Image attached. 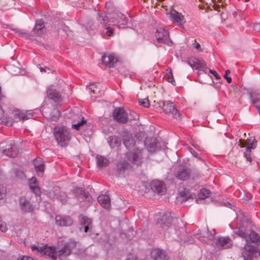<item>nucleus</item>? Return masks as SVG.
<instances>
[{
	"instance_id": "obj_43",
	"label": "nucleus",
	"mask_w": 260,
	"mask_h": 260,
	"mask_svg": "<svg viewBox=\"0 0 260 260\" xmlns=\"http://www.w3.org/2000/svg\"><path fill=\"white\" fill-rule=\"evenodd\" d=\"M252 101L256 109L260 108V93L256 94Z\"/></svg>"
},
{
	"instance_id": "obj_13",
	"label": "nucleus",
	"mask_w": 260,
	"mask_h": 260,
	"mask_svg": "<svg viewBox=\"0 0 260 260\" xmlns=\"http://www.w3.org/2000/svg\"><path fill=\"white\" fill-rule=\"evenodd\" d=\"M173 218L171 213L166 212L164 213L159 218L157 219V224L162 228H169L171 226Z\"/></svg>"
},
{
	"instance_id": "obj_57",
	"label": "nucleus",
	"mask_w": 260,
	"mask_h": 260,
	"mask_svg": "<svg viewBox=\"0 0 260 260\" xmlns=\"http://www.w3.org/2000/svg\"><path fill=\"white\" fill-rule=\"evenodd\" d=\"M192 178L193 179H198L201 177V174L198 172H196L194 173H192Z\"/></svg>"
},
{
	"instance_id": "obj_63",
	"label": "nucleus",
	"mask_w": 260,
	"mask_h": 260,
	"mask_svg": "<svg viewBox=\"0 0 260 260\" xmlns=\"http://www.w3.org/2000/svg\"><path fill=\"white\" fill-rule=\"evenodd\" d=\"M230 73V71L229 70H227L226 71H225V75H228Z\"/></svg>"
},
{
	"instance_id": "obj_33",
	"label": "nucleus",
	"mask_w": 260,
	"mask_h": 260,
	"mask_svg": "<svg viewBox=\"0 0 260 260\" xmlns=\"http://www.w3.org/2000/svg\"><path fill=\"white\" fill-rule=\"evenodd\" d=\"M3 153L9 157L15 158L18 155L19 150L16 146L9 145L8 148L3 150Z\"/></svg>"
},
{
	"instance_id": "obj_48",
	"label": "nucleus",
	"mask_w": 260,
	"mask_h": 260,
	"mask_svg": "<svg viewBox=\"0 0 260 260\" xmlns=\"http://www.w3.org/2000/svg\"><path fill=\"white\" fill-rule=\"evenodd\" d=\"M207 234L208 235L207 238H205L204 237H199L198 238L200 239V240L203 241V242H207L208 240L213 238V235L210 233L208 230L207 232Z\"/></svg>"
},
{
	"instance_id": "obj_2",
	"label": "nucleus",
	"mask_w": 260,
	"mask_h": 260,
	"mask_svg": "<svg viewBox=\"0 0 260 260\" xmlns=\"http://www.w3.org/2000/svg\"><path fill=\"white\" fill-rule=\"evenodd\" d=\"M53 134L58 145L61 147L67 146L71 139V133L68 128L64 126H55Z\"/></svg>"
},
{
	"instance_id": "obj_23",
	"label": "nucleus",
	"mask_w": 260,
	"mask_h": 260,
	"mask_svg": "<svg viewBox=\"0 0 260 260\" xmlns=\"http://www.w3.org/2000/svg\"><path fill=\"white\" fill-rule=\"evenodd\" d=\"M47 95L51 100H53L55 102H61L62 101L61 95L54 87L51 86L47 90Z\"/></svg>"
},
{
	"instance_id": "obj_42",
	"label": "nucleus",
	"mask_w": 260,
	"mask_h": 260,
	"mask_svg": "<svg viewBox=\"0 0 260 260\" xmlns=\"http://www.w3.org/2000/svg\"><path fill=\"white\" fill-rule=\"evenodd\" d=\"M86 123H87L86 120L84 119V117H82V120L80 122H78L77 123L72 125V128L74 129H75L76 130H79L80 127L81 126H83V125H84Z\"/></svg>"
},
{
	"instance_id": "obj_34",
	"label": "nucleus",
	"mask_w": 260,
	"mask_h": 260,
	"mask_svg": "<svg viewBox=\"0 0 260 260\" xmlns=\"http://www.w3.org/2000/svg\"><path fill=\"white\" fill-rule=\"evenodd\" d=\"M108 142L111 148H118L121 143V138L116 136H111L108 138Z\"/></svg>"
},
{
	"instance_id": "obj_15",
	"label": "nucleus",
	"mask_w": 260,
	"mask_h": 260,
	"mask_svg": "<svg viewBox=\"0 0 260 260\" xmlns=\"http://www.w3.org/2000/svg\"><path fill=\"white\" fill-rule=\"evenodd\" d=\"M45 21L43 19H38L36 20L35 25L32 32L38 36H42L46 32Z\"/></svg>"
},
{
	"instance_id": "obj_17",
	"label": "nucleus",
	"mask_w": 260,
	"mask_h": 260,
	"mask_svg": "<svg viewBox=\"0 0 260 260\" xmlns=\"http://www.w3.org/2000/svg\"><path fill=\"white\" fill-rule=\"evenodd\" d=\"M132 168L131 164L125 160L119 161L116 165L117 173L119 176H123L124 174Z\"/></svg>"
},
{
	"instance_id": "obj_49",
	"label": "nucleus",
	"mask_w": 260,
	"mask_h": 260,
	"mask_svg": "<svg viewBox=\"0 0 260 260\" xmlns=\"http://www.w3.org/2000/svg\"><path fill=\"white\" fill-rule=\"evenodd\" d=\"M6 188L3 185H0V200L5 196Z\"/></svg>"
},
{
	"instance_id": "obj_9",
	"label": "nucleus",
	"mask_w": 260,
	"mask_h": 260,
	"mask_svg": "<svg viewBox=\"0 0 260 260\" xmlns=\"http://www.w3.org/2000/svg\"><path fill=\"white\" fill-rule=\"evenodd\" d=\"M112 116L114 121L120 124L128 123L127 111L123 108H115L112 112Z\"/></svg>"
},
{
	"instance_id": "obj_39",
	"label": "nucleus",
	"mask_w": 260,
	"mask_h": 260,
	"mask_svg": "<svg viewBox=\"0 0 260 260\" xmlns=\"http://www.w3.org/2000/svg\"><path fill=\"white\" fill-rule=\"evenodd\" d=\"M128 122H131L133 120H137L139 119L138 114L134 111H127Z\"/></svg>"
},
{
	"instance_id": "obj_6",
	"label": "nucleus",
	"mask_w": 260,
	"mask_h": 260,
	"mask_svg": "<svg viewBox=\"0 0 260 260\" xmlns=\"http://www.w3.org/2000/svg\"><path fill=\"white\" fill-rule=\"evenodd\" d=\"M159 106H162L163 111L167 114L172 115L176 119H180L181 114L177 109L175 104L171 101H161L158 103Z\"/></svg>"
},
{
	"instance_id": "obj_27",
	"label": "nucleus",
	"mask_w": 260,
	"mask_h": 260,
	"mask_svg": "<svg viewBox=\"0 0 260 260\" xmlns=\"http://www.w3.org/2000/svg\"><path fill=\"white\" fill-rule=\"evenodd\" d=\"M122 141L125 147L130 150L135 146V140L132 134H126L122 136Z\"/></svg>"
},
{
	"instance_id": "obj_50",
	"label": "nucleus",
	"mask_w": 260,
	"mask_h": 260,
	"mask_svg": "<svg viewBox=\"0 0 260 260\" xmlns=\"http://www.w3.org/2000/svg\"><path fill=\"white\" fill-rule=\"evenodd\" d=\"M188 150L190 151V152L196 158H198V159L203 161V159L199 156L198 153H197L192 148L189 147L188 148Z\"/></svg>"
},
{
	"instance_id": "obj_4",
	"label": "nucleus",
	"mask_w": 260,
	"mask_h": 260,
	"mask_svg": "<svg viewBox=\"0 0 260 260\" xmlns=\"http://www.w3.org/2000/svg\"><path fill=\"white\" fill-rule=\"evenodd\" d=\"M155 37L156 39L155 45L157 47H161V44L171 46L173 42L170 38L169 32L168 29L165 28L159 27L156 29Z\"/></svg>"
},
{
	"instance_id": "obj_64",
	"label": "nucleus",
	"mask_w": 260,
	"mask_h": 260,
	"mask_svg": "<svg viewBox=\"0 0 260 260\" xmlns=\"http://www.w3.org/2000/svg\"><path fill=\"white\" fill-rule=\"evenodd\" d=\"M226 205H227V206H228V207H229V206H232V204H231L230 202H228L226 203Z\"/></svg>"
},
{
	"instance_id": "obj_19",
	"label": "nucleus",
	"mask_w": 260,
	"mask_h": 260,
	"mask_svg": "<svg viewBox=\"0 0 260 260\" xmlns=\"http://www.w3.org/2000/svg\"><path fill=\"white\" fill-rule=\"evenodd\" d=\"M49 197L54 199L59 200L62 204H66L68 201V196L65 192L59 188L55 189L52 192H49Z\"/></svg>"
},
{
	"instance_id": "obj_32",
	"label": "nucleus",
	"mask_w": 260,
	"mask_h": 260,
	"mask_svg": "<svg viewBox=\"0 0 260 260\" xmlns=\"http://www.w3.org/2000/svg\"><path fill=\"white\" fill-rule=\"evenodd\" d=\"M98 201L104 208L108 209L110 206V199L108 195L101 194L98 197Z\"/></svg>"
},
{
	"instance_id": "obj_3",
	"label": "nucleus",
	"mask_w": 260,
	"mask_h": 260,
	"mask_svg": "<svg viewBox=\"0 0 260 260\" xmlns=\"http://www.w3.org/2000/svg\"><path fill=\"white\" fill-rule=\"evenodd\" d=\"M110 13L108 10L106 12L98 11L96 15V21L92 20H88L86 23V28L91 30L98 29L100 26H106L107 24L110 22L109 16Z\"/></svg>"
},
{
	"instance_id": "obj_51",
	"label": "nucleus",
	"mask_w": 260,
	"mask_h": 260,
	"mask_svg": "<svg viewBox=\"0 0 260 260\" xmlns=\"http://www.w3.org/2000/svg\"><path fill=\"white\" fill-rule=\"evenodd\" d=\"M38 67L39 68V69L42 73H46L47 72V70L51 71V69L47 67V66H44V67H41L40 64H39L38 65Z\"/></svg>"
},
{
	"instance_id": "obj_21",
	"label": "nucleus",
	"mask_w": 260,
	"mask_h": 260,
	"mask_svg": "<svg viewBox=\"0 0 260 260\" xmlns=\"http://www.w3.org/2000/svg\"><path fill=\"white\" fill-rule=\"evenodd\" d=\"M151 256L153 260H169V256L166 251L159 248L153 249Z\"/></svg>"
},
{
	"instance_id": "obj_36",
	"label": "nucleus",
	"mask_w": 260,
	"mask_h": 260,
	"mask_svg": "<svg viewBox=\"0 0 260 260\" xmlns=\"http://www.w3.org/2000/svg\"><path fill=\"white\" fill-rule=\"evenodd\" d=\"M211 193V192L210 190L206 188H202L200 190L198 196L199 199L201 200H204L209 197Z\"/></svg>"
},
{
	"instance_id": "obj_62",
	"label": "nucleus",
	"mask_w": 260,
	"mask_h": 260,
	"mask_svg": "<svg viewBox=\"0 0 260 260\" xmlns=\"http://www.w3.org/2000/svg\"><path fill=\"white\" fill-rule=\"evenodd\" d=\"M192 145L197 149L199 150H201V149H200V146L197 144H192Z\"/></svg>"
},
{
	"instance_id": "obj_14",
	"label": "nucleus",
	"mask_w": 260,
	"mask_h": 260,
	"mask_svg": "<svg viewBox=\"0 0 260 260\" xmlns=\"http://www.w3.org/2000/svg\"><path fill=\"white\" fill-rule=\"evenodd\" d=\"M72 192L76 198L88 202L92 201V197L89 192L83 188L75 187Z\"/></svg>"
},
{
	"instance_id": "obj_41",
	"label": "nucleus",
	"mask_w": 260,
	"mask_h": 260,
	"mask_svg": "<svg viewBox=\"0 0 260 260\" xmlns=\"http://www.w3.org/2000/svg\"><path fill=\"white\" fill-rule=\"evenodd\" d=\"M19 118L22 120H27L32 116L31 113L26 112L25 113H20L18 114Z\"/></svg>"
},
{
	"instance_id": "obj_29",
	"label": "nucleus",
	"mask_w": 260,
	"mask_h": 260,
	"mask_svg": "<svg viewBox=\"0 0 260 260\" xmlns=\"http://www.w3.org/2000/svg\"><path fill=\"white\" fill-rule=\"evenodd\" d=\"M81 225V231H83L85 233L90 232L92 227L91 219L85 216L82 217Z\"/></svg>"
},
{
	"instance_id": "obj_35",
	"label": "nucleus",
	"mask_w": 260,
	"mask_h": 260,
	"mask_svg": "<svg viewBox=\"0 0 260 260\" xmlns=\"http://www.w3.org/2000/svg\"><path fill=\"white\" fill-rule=\"evenodd\" d=\"M96 160L97 165L100 168L107 167L110 163L109 160L102 155H97Z\"/></svg>"
},
{
	"instance_id": "obj_47",
	"label": "nucleus",
	"mask_w": 260,
	"mask_h": 260,
	"mask_svg": "<svg viewBox=\"0 0 260 260\" xmlns=\"http://www.w3.org/2000/svg\"><path fill=\"white\" fill-rule=\"evenodd\" d=\"M68 27H64L63 28H60V29H58V36H61L62 38H66L68 36V34L67 31Z\"/></svg>"
},
{
	"instance_id": "obj_24",
	"label": "nucleus",
	"mask_w": 260,
	"mask_h": 260,
	"mask_svg": "<svg viewBox=\"0 0 260 260\" xmlns=\"http://www.w3.org/2000/svg\"><path fill=\"white\" fill-rule=\"evenodd\" d=\"M19 203L23 212H32L34 211V207L25 197H21L19 200Z\"/></svg>"
},
{
	"instance_id": "obj_31",
	"label": "nucleus",
	"mask_w": 260,
	"mask_h": 260,
	"mask_svg": "<svg viewBox=\"0 0 260 260\" xmlns=\"http://www.w3.org/2000/svg\"><path fill=\"white\" fill-rule=\"evenodd\" d=\"M255 141V139L254 137H249L247 139L246 142L244 140H240V146L241 147H246V150H247V151H249V152H251V149L255 148V147L253 146Z\"/></svg>"
},
{
	"instance_id": "obj_38",
	"label": "nucleus",
	"mask_w": 260,
	"mask_h": 260,
	"mask_svg": "<svg viewBox=\"0 0 260 260\" xmlns=\"http://www.w3.org/2000/svg\"><path fill=\"white\" fill-rule=\"evenodd\" d=\"M0 120L1 123H5L7 125H12V122L11 121H9L7 117H5L4 115V111L1 106H0Z\"/></svg>"
},
{
	"instance_id": "obj_44",
	"label": "nucleus",
	"mask_w": 260,
	"mask_h": 260,
	"mask_svg": "<svg viewBox=\"0 0 260 260\" xmlns=\"http://www.w3.org/2000/svg\"><path fill=\"white\" fill-rule=\"evenodd\" d=\"M29 188L37 196L41 194L40 188L38 185H29Z\"/></svg>"
},
{
	"instance_id": "obj_20",
	"label": "nucleus",
	"mask_w": 260,
	"mask_h": 260,
	"mask_svg": "<svg viewBox=\"0 0 260 260\" xmlns=\"http://www.w3.org/2000/svg\"><path fill=\"white\" fill-rule=\"evenodd\" d=\"M151 189L158 194H164L166 191L165 183L158 180H153L150 183Z\"/></svg>"
},
{
	"instance_id": "obj_7",
	"label": "nucleus",
	"mask_w": 260,
	"mask_h": 260,
	"mask_svg": "<svg viewBox=\"0 0 260 260\" xmlns=\"http://www.w3.org/2000/svg\"><path fill=\"white\" fill-rule=\"evenodd\" d=\"M109 16L110 20L109 23H112L113 25H116L119 28L126 27L128 18L122 13L118 12L114 13L112 14L110 13Z\"/></svg>"
},
{
	"instance_id": "obj_5",
	"label": "nucleus",
	"mask_w": 260,
	"mask_h": 260,
	"mask_svg": "<svg viewBox=\"0 0 260 260\" xmlns=\"http://www.w3.org/2000/svg\"><path fill=\"white\" fill-rule=\"evenodd\" d=\"M76 243L74 241L70 240L69 242L59 244L57 247V257L60 259H63L69 256L72 251V249L75 248Z\"/></svg>"
},
{
	"instance_id": "obj_40",
	"label": "nucleus",
	"mask_w": 260,
	"mask_h": 260,
	"mask_svg": "<svg viewBox=\"0 0 260 260\" xmlns=\"http://www.w3.org/2000/svg\"><path fill=\"white\" fill-rule=\"evenodd\" d=\"M165 78L167 81L171 83L172 85H176V82L174 80L171 69H170V72L166 74V75H165Z\"/></svg>"
},
{
	"instance_id": "obj_55",
	"label": "nucleus",
	"mask_w": 260,
	"mask_h": 260,
	"mask_svg": "<svg viewBox=\"0 0 260 260\" xmlns=\"http://www.w3.org/2000/svg\"><path fill=\"white\" fill-rule=\"evenodd\" d=\"M126 260H137V258L134 254L129 253L127 255Z\"/></svg>"
},
{
	"instance_id": "obj_16",
	"label": "nucleus",
	"mask_w": 260,
	"mask_h": 260,
	"mask_svg": "<svg viewBox=\"0 0 260 260\" xmlns=\"http://www.w3.org/2000/svg\"><path fill=\"white\" fill-rule=\"evenodd\" d=\"M55 223L59 226H71L73 222L72 218L69 215H57L55 217Z\"/></svg>"
},
{
	"instance_id": "obj_10",
	"label": "nucleus",
	"mask_w": 260,
	"mask_h": 260,
	"mask_svg": "<svg viewBox=\"0 0 260 260\" xmlns=\"http://www.w3.org/2000/svg\"><path fill=\"white\" fill-rule=\"evenodd\" d=\"M191 174V171L189 168L185 166H180L176 169L175 176L180 180L185 181L189 178Z\"/></svg>"
},
{
	"instance_id": "obj_18",
	"label": "nucleus",
	"mask_w": 260,
	"mask_h": 260,
	"mask_svg": "<svg viewBox=\"0 0 260 260\" xmlns=\"http://www.w3.org/2000/svg\"><path fill=\"white\" fill-rule=\"evenodd\" d=\"M215 244L218 248L223 249L231 248L233 242L229 237H220L217 239Z\"/></svg>"
},
{
	"instance_id": "obj_58",
	"label": "nucleus",
	"mask_w": 260,
	"mask_h": 260,
	"mask_svg": "<svg viewBox=\"0 0 260 260\" xmlns=\"http://www.w3.org/2000/svg\"><path fill=\"white\" fill-rule=\"evenodd\" d=\"M37 181L36 180V178L35 177H32L29 182V185H37Z\"/></svg>"
},
{
	"instance_id": "obj_11",
	"label": "nucleus",
	"mask_w": 260,
	"mask_h": 260,
	"mask_svg": "<svg viewBox=\"0 0 260 260\" xmlns=\"http://www.w3.org/2000/svg\"><path fill=\"white\" fill-rule=\"evenodd\" d=\"M188 63L192 68L207 73L208 68L204 60L196 57H191L188 60Z\"/></svg>"
},
{
	"instance_id": "obj_30",
	"label": "nucleus",
	"mask_w": 260,
	"mask_h": 260,
	"mask_svg": "<svg viewBox=\"0 0 260 260\" xmlns=\"http://www.w3.org/2000/svg\"><path fill=\"white\" fill-rule=\"evenodd\" d=\"M46 118L51 121H57L60 116L61 113L57 107H54L51 110L49 115H47V113L45 112Z\"/></svg>"
},
{
	"instance_id": "obj_12",
	"label": "nucleus",
	"mask_w": 260,
	"mask_h": 260,
	"mask_svg": "<svg viewBox=\"0 0 260 260\" xmlns=\"http://www.w3.org/2000/svg\"><path fill=\"white\" fill-rule=\"evenodd\" d=\"M127 159L133 164L140 166L142 163V153L139 150H134L132 152L127 153Z\"/></svg>"
},
{
	"instance_id": "obj_61",
	"label": "nucleus",
	"mask_w": 260,
	"mask_h": 260,
	"mask_svg": "<svg viewBox=\"0 0 260 260\" xmlns=\"http://www.w3.org/2000/svg\"><path fill=\"white\" fill-rule=\"evenodd\" d=\"M2 228H3V226L2 225H0V230L2 232H5L7 231V229L6 228V226L4 227V229H2Z\"/></svg>"
},
{
	"instance_id": "obj_45",
	"label": "nucleus",
	"mask_w": 260,
	"mask_h": 260,
	"mask_svg": "<svg viewBox=\"0 0 260 260\" xmlns=\"http://www.w3.org/2000/svg\"><path fill=\"white\" fill-rule=\"evenodd\" d=\"M138 103L140 105L143 106L145 108H148L150 106L149 101L148 100V99H139L138 100Z\"/></svg>"
},
{
	"instance_id": "obj_54",
	"label": "nucleus",
	"mask_w": 260,
	"mask_h": 260,
	"mask_svg": "<svg viewBox=\"0 0 260 260\" xmlns=\"http://www.w3.org/2000/svg\"><path fill=\"white\" fill-rule=\"evenodd\" d=\"M209 71L210 72V73L211 74H213L214 76V77L216 78V79H220V76L215 71L209 69Z\"/></svg>"
},
{
	"instance_id": "obj_60",
	"label": "nucleus",
	"mask_w": 260,
	"mask_h": 260,
	"mask_svg": "<svg viewBox=\"0 0 260 260\" xmlns=\"http://www.w3.org/2000/svg\"><path fill=\"white\" fill-rule=\"evenodd\" d=\"M195 48L198 49V50H199L200 49H201V45L199 43H197V44H196V45H195ZM201 50V49H200Z\"/></svg>"
},
{
	"instance_id": "obj_53",
	"label": "nucleus",
	"mask_w": 260,
	"mask_h": 260,
	"mask_svg": "<svg viewBox=\"0 0 260 260\" xmlns=\"http://www.w3.org/2000/svg\"><path fill=\"white\" fill-rule=\"evenodd\" d=\"M244 156L246 158L247 161L251 162L252 158L251 157L250 152H249V151L246 150V152H244Z\"/></svg>"
},
{
	"instance_id": "obj_28",
	"label": "nucleus",
	"mask_w": 260,
	"mask_h": 260,
	"mask_svg": "<svg viewBox=\"0 0 260 260\" xmlns=\"http://www.w3.org/2000/svg\"><path fill=\"white\" fill-rule=\"evenodd\" d=\"M33 164L38 176H42L44 171L45 165L44 161L40 157L34 159Z\"/></svg>"
},
{
	"instance_id": "obj_8",
	"label": "nucleus",
	"mask_w": 260,
	"mask_h": 260,
	"mask_svg": "<svg viewBox=\"0 0 260 260\" xmlns=\"http://www.w3.org/2000/svg\"><path fill=\"white\" fill-rule=\"evenodd\" d=\"M31 248L32 251H37L38 253L40 254L41 256H48L49 258H51V260H56L57 258L56 251L52 247H48L47 246L39 247L34 245L31 246Z\"/></svg>"
},
{
	"instance_id": "obj_37",
	"label": "nucleus",
	"mask_w": 260,
	"mask_h": 260,
	"mask_svg": "<svg viewBox=\"0 0 260 260\" xmlns=\"http://www.w3.org/2000/svg\"><path fill=\"white\" fill-rule=\"evenodd\" d=\"M179 194L184 201H187L190 198H192V195L190 193V190L186 188H184L182 191H180Z\"/></svg>"
},
{
	"instance_id": "obj_22",
	"label": "nucleus",
	"mask_w": 260,
	"mask_h": 260,
	"mask_svg": "<svg viewBox=\"0 0 260 260\" xmlns=\"http://www.w3.org/2000/svg\"><path fill=\"white\" fill-rule=\"evenodd\" d=\"M101 60L103 64L110 68H113L118 60L114 55H107L106 54L102 55Z\"/></svg>"
},
{
	"instance_id": "obj_56",
	"label": "nucleus",
	"mask_w": 260,
	"mask_h": 260,
	"mask_svg": "<svg viewBox=\"0 0 260 260\" xmlns=\"http://www.w3.org/2000/svg\"><path fill=\"white\" fill-rule=\"evenodd\" d=\"M253 29L257 32H260V23H254L253 25Z\"/></svg>"
},
{
	"instance_id": "obj_26",
	"label": "nucleus",
	"mask_w": 260,
	"mask_h": 260,
	"mask_svg": "<svg viewBox=\"0 0 260 260\" xmlns=\"http://www.w3.org/2000/svg\"><path fill=\"white\" fill-rule=\"evenodd\" d=\"M171 19L177 23V25L181 28H184L183 24L185 22L184 16L181 13L174 10L171 14Z\"/></svg>"
},
{
	"instance_id": "obj_1",
	"label": "nucleus",
	"mask_w": 260,
	"mask_h": 260,
	"mask_svg": "<svg viewBox=\"0 0 260 260\" xmlns=\"http://www.w3.org/2000/svg\"><path fill=\"white\" fill-rule=\"evenodd\" d=\"M232 236L234 238L240 237L245 240L246 244L242 253L244 260H253V257H256L257 254H259L260 237L254 231L239 226L237 231L233 232Z\"/></svg>"
},
{
	"instance_id": "obj_25",
	"label": "nucleus",
	"mask_w": 260,
	"mask_h": 260,
	"mask_svg": "<svg viewBox=\"0 0 260 260\" xmlns=\"http://www.w3.org/2000/svg\"><path fill=\"white\" fill-rule=\"evenodd\" d=\"M145 144L151 151H155L160 147V143L157 138H147L145 141Z\"/></svg>"
},
{
	"instance_id": "obj_59",
	"label": "nucleus",
	"mask_w": 260,
	"mask_h": 260,
	"mask_svg": "<svg viewBox=\"0 0 260 260\" xmlns=\"http://www.w3.org/2000/svg\"><path fill=\"white\" fill-rule=\"evenodd\" d=\"M224 78L226 80L228 83H230L232 82V78L230 77H229L226 75H224Z\"/></svg>"
},
{
	"instance_id": "obj_52",
	"label": "nucleus",
	"mask_w": 260,
	"mask_h": 260,
	"mask_svg": "<svg viewBox=\"0 0 260 260\" xmlns=\"http://www.w3.org/2000/svg\"><path fill=\"white\" fill-rule=\"evenodd\" d=\"M16 32L19 34L21 36H25L26 37H28V36H29V35L27 32L24 31L22 30H20V29L16 30Z\"/></svg>"
},
{
	"instance_id": "obj_46",
	"label": "nucleus",
	"mask_w": 260,
	"mask_h": 260,
	"mask_svg": "<svg viewBox=\"0 0 260 260\" xmlns=\"http://www.w3.org/2000/svg\"><path fill=\"white\" fill-rule=\"evenodd\" d=\"M112 24V23H108L106 26H104L105 29H107L106 31V34L110 37L113 36L114 35V29L111 27H109V25ZM104 27V26H102Z\"/></svg>"
}]
</instances>
